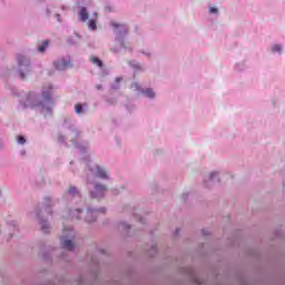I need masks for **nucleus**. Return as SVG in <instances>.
<instances>
[{
    "mask_svg": "<svg viewBox=\"0 0 285 285\" xmlns=\"http://www.w3.org/2000/svg\"><path fill=\"white\" fill-rule=\"evenodd\" d=\"M129 66L134 69L135 72H144L142 66L137 61H130Z\"/></svg>",
    "mask_w": 285,
    "mask_h": 285,
    "instance_id": "4468645a",
    "label": "nucleus"
},
{
    "mask_svg": "<svg viewBox=\"0 0 285 285\" xmlns=\"http://www.w3.org/2000/svg\"><path fill=\"white\" fill-rule=\"evenodd\" d=\"M82 213H83V209L75 208L73 210H69L68 217L69 219H81Z\"/></svg>",
    "mask_w": 285,
    "mask_h": 285,
    "instance_id": "f8f14e48",
    "label": "nucleus"
},
{
    "mask_svg": "<svg viewBox=\"0 0 285 285\" xmlns=\"http://www.w3.org/2000/svg\"><path fill=\"white\" fill-rule=\"evenodd\" d=\"M21 155H26V151H21Z\"/></svg>",
    "mask_w": 285,
    "mask_h": 285,
    "instance_id": "58836bf2",
    "label": "nucleus"
},
{
    "mask_svg": "<svg viewBox=\"0 0 285 285\" xmlns=\"http://www.w3.org/2000/svg\"><path fill=\"white\" fill-rule=\"evenodd\" d=\"M8 228L9 230H19V225L16 220H11L8 223Z\"/></svg>",
    "mask_w": 285,
    "mask_h": 285,
    "instance_id": "6ab92c4d",
    "label": "nucleus"
},
{
    "mask_svg": "<svg viewBox=\"0 0 285 285\" xmlns=\"http://www.w3.org/2000/svg\"><path fill=\"white\" fill-rule=\"evenodd\" d=\"M176 235H179V228H178V229H176Z\"/></svg>",
    "mask_w": 285,
    "mask_h": 285,
    "instance_id": "f704fd0d",
    "label": "nucleus"
},
{
    "mask_svg": "<svg viewBox=\"0 0 285 285\" xmlns=\"http://www.w3.org/2000/svg\"><path fill=\"white\" fill-rule=\"evenodd\" d=\"M273 55H282L283 46L279 43H275L271 47Z\"/></svg>",
    "mask_w": 285,
    "mask_h": 285,
    "instance_id": "dca6fc26",
    "label": "nucleus"
},
{
    "mask_svg": "<svg viewBox=\"0 0 285 285\" xmlns=\"http://www.w3.org/2000/svg\"><path fill=\"white\" fill-rule=\"evenodd\" d=\"M245 66L244 65H236V70L242 71L244 70Z\"/></svg>",
    "mask_w": 285,
    "mask_h": 285,
    "instance_id": "cd10ccee",
    "label": "nucleus"
},
{
    "mask_svg": "<svg viewBox=\"0 0 285 285\" xmlns=\"http://www.w3.org/2000/svg\"><path fill=\"white\" fill-rule=\"evenodd\" d=\"M68 43H70L71 46H77V40L72 39V38H68Z\"/></svg>",
    "mask_w": 285,
    "mask_h": 285,
    "instance_id": "a878e982",
    "label": "nucleus"
},
{
    "mask_svg": "<svg viewBox=\"0 0 285 285\" xmlns=\"http://www.w3.org/2000/svg\"><path fill=\"white\" fill-rule=\"evenodd\" d=\"M119 230H126V233H128V230H130V225L126 224V223H120L118 226Z\"/></svg>",
    "mask_w": 285,
    "mask_h": 285,
    "instance_id": "4be33fe9",
    "label": "nucleus"
},
{
    "mask_svg": "<svg viewBox=\"0 0 285 285\" xmlns=\"http://www.w3.org/2000/svg\"><path fill=\"white\" fill-rule=\"evenodd\" d=\"M151 250H153V253H157V245H153Z\"/></svg>",
    "mask_w": 285,
    "mask_h": 285,
    "instance_id": "c756f323",
    "label": "nucleus"
},
{
    "mask_svg": "<svg viewBox=\"0 0 285 285\" xmlns=\"http://www.w3.org/2000/svg\"><path fill=\"white\" fill-rule=\"evenodd\" d=\"M134 218L136 219V222L138 224H146V220L141 216H139L137 214H134Z\"/></svg>",
    "mask_w": 285,
    "mask_h": 285,
    "instance_id": "b1692460",
    "label": "nucleus"
},
{
    "mask_svg": "<svg viewBox=\"0 0 285 285\" xmlns=\"http://www.w3.org/2000/svg\"><path fill=\"white\" fill-rule=\"evenodd\" d=\"M0 148H3V145L0 142Z\"/></svg>",
    "mask_w": 285,
    "mask_h": 285,
    "instance_id": "4c0bfd02",
    "label": "nucleus"
},
{
    "mask_svg": "<svg viewBox=\"0 0 285 285\" xmlns=\"http://www.w3.org/2000/svg\"><path fill=\"white\" fill-rule=\"evenodd\" d=\"M124 81V78H116L115 82L111 85L112 90H119V82Z\"/></svg>",
    "mask_w": 285,
    "mask_h": 285,
    "instance_id": "412c9836",
    "label": "nucleus"
},
{
    "mask_svg": "<svg viewBox=\"0 0 285 285\" xmlns=\"http://www.w3.org/2000/svg\"><path fill=\"white\" fill-rule=\"evenodd\" d=\"M188 195H190V194H189V193H185V194H183L181 199H183L184 202H186V199H187Z\"/></svg>",
    "mask_w": 285,
    "mask_h": 285,
    "instance_id": "c85d7f7f",
    "label": "nucleus"
},
{
    "mask_svg": "<svg viewBox=\"0 0 285 285\" xmlns=\"http://www.w3.org/2000/svg\"><path fill=\"white\" fill-rule=\"evenodd\" d=\"M55 106V99H52V85L48 83L42 88V100L39 99V95L31 91L19 100V108L22 110L26 108H37L45 117L52 116V107Z\"/></svg>",
    "mask_w": 285,
    "mask_h": 285,
    "instance_id": "f03ea898",
    "label": "nucleus"
},
{
    "mask_svg": "<svg viewBox=\"0 0 285 285\" xmlns=\"http://www.w3.org/2000/svg\"><path fill=\"white\" fill-rule=\"evenodd\" d=\"M65 202H72V199H81V190L77 186L71 185L63 194Z\"/></svg>",
    "mask_w": 285,
    "mask_h": 285,
    "instance_id": "0eeeda50",
    "label": "nucleus"
},
{
    "mask_svg": "<svg viewBox=\"0 0 285 285\" xmlns=\"http://www.w3.org/2000/svg\"><path fill=\"white\" fill-rule=\"evenodd\" d=\"M209 12H210V14H217L218 10H217V8L212 7V8H209Z\"/></svg>",
    "mask_w": 285,
    "mask_h": 285,
    "instance_id": "bb28decb",
    "label": "nucleus"
},
{
    "mask_svg": "<svg viewBox=\"0 0 285 285\" xmlns=\"http://www.w3.org/2000/svg\"><path fill=\"white\" fill-rule=\"evenodd\" d=\"M219 181V173L218 171H213L209 174L207 178L204 179L205 186L207 188H210L213 184H217Z\"/></svg>",
    "mask_w": 285,
    "mask_h": 285,
    "instance_id": "9d476101",
    "label": "nucleus"
},
{
    "mask_svg": "<svg viewBox=\"0 0 285 285\" xmlns=\"http://www.w3.org/2000/svg\"><path fill=\"white\" fill-rule=\"evenodd\" d=\"M106 213V207H100V208H87V216L85 217V222L88 224H92V222H97V217L99 215H105Z\"/></svg>",
    "mask_w": 285,
    "mask_h": 285,
    "instance_id": "423d86ee",
    "label": "nucleus"
},
{
    "mask_svg": "<svg viewBox=\"0 0 285 285\" xmlns=\"http://www.w3.org/2000/svg\"><path fill=\"white\" fill-rule=\"evenodd\" d=\"M88 29L95 32L97 30V20L96 19H90L88 22Z\"/></svg>",
    "mask_w": 285,
    "mask_h": 285,
    "instance_id": "f3484780",
    "label": "nucleus"
},
{
    "mask_svg": "<svg viewBox=\"0 0 285 285\" xmlns=\"http://www.w3.org/2000/svg\"><path fill=\"white\" fill-rule=\"evenodd\" d=\"M78 17L82 22L88 21V17H89L88 9H86V7H81L78 13Z\"/></svg>",
    "mask_w": 285,
    "mask_h": 285,
    "instance_id": "ddd939ff",
    "label": "nucleus"
},
{
    "mask_svg": "<svg viewBox=\"0 0 285 285\" xmlns=\"http://www.w3.org/2000/svg\"><path fill=\"white\" fill-rule=\"evenodd\" d=\"M108 102H109V104H115V101H110V100H108Z\"/></svg>",
    "mask_w": 285,
    "mask_h": 285,
    "instance_id": "c9c22d12",
    "label": "nucleus"
},
{
    "mask_svg": "<svg viewBox=\"0 0 285 285\" xmlns=\"http://www.w3.org/2000/svg\"><path fill=\"white\" fill-rule=\"evenodd\" d=\"M56 70H68L72 66L70 56H65L53 62Z\"/></svg>",
    "mask_w": 285,
    "mask_h": 285,
    "instance_id": "1a4fd4ad",
    "label": "nucleus"
},
{
    "mask_svg": "<svg viewBox=\"0 0 285 285\" xmlns=\"http://www.w3.org/2000/svg\"><path fill=\"white\" fill-rule=\"evenodd\" d=\"M111 28H114V32L116 35L115 41L117 43V47H112V52H121V50H132L130 46L126 45L125 39L128 35V26L117 22H110Z\"/></svg>",
    "mask_w": 285,
    "mask_h": 285,
    "instance_id": "7ed1b4c3",
    "label": "nucleus"
},
{
    "mask_svg": "<svg viewBox=\"0 0 285 285\" xmlns=\"http://www.w3.org/2000/svg\"><path fill=\"white\" fill-rule=\"evenodd\" d=\"M51 208H52V199L46 198L45 199V210H46V213H48V215H52Z\"/></svg>",
    "mask_w": 285,
    "mask_h": 285,
    "instance_id": "2eb2a0df",
    "label": "nucleus"
},
{
    "mask_svg": "<svg viewBox=\"0 0 285 285\" xmlns=\"http://www.w3.org/2000/svg\"><path fill=\"white\" fill-rule=\"evenodd\" d=\"M76 115H83V106L81 104L76 105L75 107Z\"/></svg>",
    "mask_w": 285,
    "mask_h": 285,
    "instance_id": "5701e85b",
    "label": "nucleus"
},
{
    "mask_svg": "<svg viewBox=\"0 0 285 285\" xmlns=\"http://www.w3.org/2000/svg\"><path fill=\"white\" fill-rule=\"evenodd\" d=\"M76 37H77V39H79V35L78 33H76Z\"/></svg>",
    "mask_w": 285,
    "mask_h": 285,
    "instance_id": "e433bc0d",
    "label": "nucleus"
},
{
    "mask_svg": "<svg viewBox=\"0 0 285 285\" xmlns=\"http://www.w3.org/2000/svg\"><path fill=\"white\" fill-rule=\"evenodd\" d=\"M0 197H1V190H0Z\"/></svg>",
    "mask_w": 285,
    "mask_h": 285,
    "instance_id": "a19ab883",
    "label": "nucleus"
},
{
    "mask_svg": "<svg viewBox=\"0 0 285 285\" xmlns=\"http://www.w3.org/2000/svg\"><path fill=\"white\" fill-rule=\"evenodd\" d=\"M66 139H69L71 146L77 148L80 155H85L82 163L87 166L89 171L87 174V186L90 197L92 199H104L108 193V187L104 184L95 183L92 179L97 177L98 179H102V181H110V179H112L110 173H108L105 167L95 165L94 161L90 160V156L87 154L89 148L88 141H77L79 139V131L70 120H65L62 135L60 134L58 136V142L62 146H67L68 142H66Z\"/></svg>",
    "mask_w": 285,
    "mask_h": 285,
    "instance_id": "f257e3e1",
    "label": "nucleus"
},
{
    "mask_svg": "<svg viewBox=\"0 0 285 285\" xmlns=\"http://www.w3.org/2000/svg\"><path fill=\"white\" fill-rule=\"evenodd\" d=\"M97 90H101V85L96 86Z\"/></svg>",
    "mask_w": 285,
    "mask_h": 285,
    "instance_id": "2f4dec72",
    "label": "nucleus"
},
{
    "mask_svg": "<svg viewBox=\"0 0 285 285\" xmlns=\"http://www.w3.org/2000/svg\"><path fill=\"white\" fill-rule=\"evenodd\" d=\"M90 61L91 63H95V66H98V68H101V66H104V62L97 57H91Z\"/></svg>",
    "mask_w": 285,
    "mask_h": 285,
    "instance_id": "aec40b11",
    "label": "nucleus"
},
{
    "mask_svg": "<svg viewBox=\"0 0 285 285\" xmlns=\"http://www.w3.org/2000/svg\"><path fill=\"white\" fill-rule=\"evenodd\" d=\"M16 59L18 63V75L20 79H26V75L31 70L30 58L26 57L23 53H18Z\"/></svg>",
    "mask_w": 285,
    "mask_h": 285,
    "instance_id": "39448f33",
    "label": "nucleus"
},
{
    "mask_svg": "<svg viewBox=\"0 0 285 285\" xmlns=\"http://www.w3.org/2000/svg\"><path fill=\"white\" fill-rule=\"evenodd\" d=\"M50 46V41L45 40L39 47L38 52H46V49Z\"/></svg>",
    "mask_w": 285,
    "mask_h": 285,
    "instance_id": "a211bd4d",
    "label": "nucleus"
},
{
    "mask_svg": "<svg viewBox=\"0 0 285 285\" xmlns=\"http://www.w3.org/2000/svg\"><path fill=\"white\" fill-rule=\"evenodd\" d=\"M12 235H13V234H10V238H12Z\"/></svg>",
    "mask_w": 285,
    "mask_h": 285,
    "instance_id": "ea45409f",
    "label": "nucleus"
},
{
    "mask_svg": "<svg viewBox=\"0 0 285 285\" xmlns=\"http://www.w3.org/2000/svg\"><path fill=\"white\" fill-rule=\"evenodd\" d=\"M94 17H95V19H97V17H98L97 11L94 12Z\"/></svg>",
    "mask_w": 285,
    "mask_h": 285,
    "instance_id": "473e14b6",
    "label": "nucleus"
},
{
    "mask_svg": "<svg viewBox=\"0 0 285 285\" xmlns=\"http://www.w3.org/2000/svg\"><path fill=\"white\" fill-rule=\"evenodd\" d=\"M17 142L20 144L21 146H23V144H26V137H23V136H18Z\"/></svg>",
    "mask_w": 285,
    "mask_h": 285,
    "instance_id": "393cba45",
    "label": "nucleus"
},
{
    "mask_svg": "<svg viewBox=\"0 0 285 285\" xmlns=\"http://www.w3.org/2000/svg\"><path fill=\"white\" fill-rule=\"evenodd\" d=\"M146 57H150V52H145Z\"/></svg>",
    "mask_w": 285,
    "mask_h": 285,
    "instance_id": "72a5a7b5",
    "label": "nucleus"
},
{
    "mask_svg": "<svg viewBox=\"0 0 285 285\" xmlns=\"http://www.w3.org/2000/svg\"><path fill=\"white\" fill-rule=\"evenodd\" d=\"M56 18H57V21L61 22V14L57 13Z\"/></svg>",
    "mask_w": 285,
    "mask_h": 285,
    "instance_id": "7c9ffc66",
    "label": "nucleus"
},
{
    "mask_svg": "<svg viewBox=\"0 0 285 285\" xmlns=\"http://www.w3.org/2000/svg\"><path fill=\"white\" fill-rule=\"evenodd\" d=\"M37 217L39 219L42 233H50V223H48V220L42 219L40 213H37Z\"/></svg>",
    "mask_w": 285,
    "mask_h": 285,
    "instance_id": "9b49d317",
    "label": "nucleus"
},
{
    "mask_svg": "<svg viewBox=\"0 0 285 285\" xmlns=\"http://www.w3.org/2000/svg\"><path fill=\"white\" fill-rule=\"evenodd\" d=\"M130 88L131 90H137V92H141V95H144V97H147V99H155V90H153V88L144 89L137 82L131 83Z\"/></svg>",
    "mask_w": 285,
    "mask_h": 285,
    "instance_id": "6e6552de",
    "label": "nucleus"
},
{
    "mask_svg": "<svg viewBox=\"0 0 285 285\" xmlns=\"http://www.w3.org/2000/svg\"><path fill=\"white\" fill-rule=\"evenodd\" d=\"M76 235L77 233L75 229H72V227H68L66 224H63L60 244L65 250H75V244H72V239H75Z\"/></svg>",
    "mask_w": 285,
    "mask_h": 285,
    "instance_id": "20e7f679",
    "label": "nucleus"
}]
</instances>
